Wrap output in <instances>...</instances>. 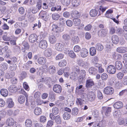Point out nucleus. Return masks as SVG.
<instances>
[{
  "instance_id": "42",
  "label": "nucleus",
  "mask_w": 127,
  "mask_h": 127,
  "mask_svg": "<svg viewBox=\"0 0 127 127\" xmlns=\"http://www.w3.org/2000/svg\"><path fill=\"white\" fill-rule=\"evenodd\" d=\"M15 75L14 72H11L10 73H6L5 74V77L7 79H9L13 77Z\"/></svg>"
},
{
  "instance_id": "18",
  "label": "nucleus",
  "mask_w": 127,
  "mask_h": 127,
  "mask_svg": "<svg viewBox=\"0 0 127 127\" xmlns=\"http://www.w3.org/2000/svg\"><path fill=\"white\" fill-rule=\"evenodd\" d=\"M37 36L35 34H32L30 35L29 37L30 41L32 43L34 42L37 39Z\"/></svg>"
},
{
  "instance_id": "27",
  "label": "nucleus",
  "mask_w": 127,
  "mask_h": 127,
  "mask_svg": "<svg viewBox=\"0 0 127 127\" xmlns=\"http://www.w3.org/2000/svg\"><path fill=\"white\" fill-rule=\"evenodd\" d=\"M117 52L120 53H124L127 52V48L126 47H119L117 49Z\"/></svg>"
},
{
  "instance_id": "2",
  "label": "nucleus",
  "mask_w": 127,
  "mask_h": 127,
  "mask_svg": "<svg viewBox=\"0 0 127 127\" xmlns=\"http://www.w3.org/2000/svg\"><path fill=\"white\" fill-rule=\"evenodd\" d=\"M86 75V72L85 70L82 69L80 71L78 78V81L80 83L82 82H83L84 79Z\"/></svg>"
},
{
  "instance_id": "35",
  "label": "nucleus",
  "mask_w": 127,
  "mask_h": 127,
  "mask_svg": "<svg viewBox=\"0 0 127 127\" xmlns=\"http://www.w3.org/2000/svg\"><path fill=\"white\" fill-rule=\"evenodd\" d=\"M80 15V14L79 12L76 10L73 11L72 13L71 14V16L73 18L79 17Z\"/></svg>"
},
{
  "instance_id": "10",
  "label": "nucleus",
  "mask_w": 127,
  "mask_h": 127,
  "mask_svg": "<svg viewBox=\"0 0 127 127\" xmlns=\"http://www.w3.org/2000/svg\"><path fill=\"white\" fill-rule=\"evenodd\" d=\"M87 96L88 99L91 101H94L96 97L95 93L92 92H89L88 93Z\"/></svg>"
},
{
  "instance_id": "52",
  "label": "nucleus",
  "mask_w": 127,
  "mask_h": 127,
  "mask_svg": "<svg viewBox=\"0 0 127 127\" xmlns=\"http://www.w3.org/2000/svg\"><path fill=\"white\" fill-rule=\"evenodd\" d=\"M39 120L40 122L44 123L46 121V118L45 116H42L40 117Z\"/></svg>"
},
{
  "instance_id": "41",
  "label": "nucleus",
  "mask_w": 127,
  "mask_h": 127,
  "mask_svg": "<svg viewBox=\"0 0 127 127\" xmlns=\"http://www.w3.org/2000/svg\"><path fill=\"white\" fill-rule=\"evenodd\" d=\"M25 97L23 95L19 96L18 98V101L20 104H22L24 103L25 101Z\"/></svg>"
},
{
  "instance_id": "49",
  "label": "nucleus",
  "mask_w": 127,
  "mask_h": 127,
  "mask_svg": "<svg viewBox=\"0 0 127 127\" xmlns=\"http://www.w3.org/2000/svg\"><path fill=\"white\" fill-rule=\"evenodd\" d=\"M67 64V62L65 60H64L62 61L61 62L58 64V65L60 66L64 67Z\"/></svg>"
},
{
  "instance_id": "62",
  "label": "nucleus",
  "mask_w": 127,
  "mask_h": 127,
  "mask_svg": "<svg viewBox=\"0 0 127 127\" xmlns=\"http://www.w3.org/2000/svg\"><path fill=\"white\" fill-rule=\"evenodd\" d=\"M84 100H82L80 98H77V100L76 101V103L78 104V102L79 104L81 105L83 103V101H84Z\"/></svg>"
},
{
  "instance_id": "28",
  "label": "nucleus",
  "mask_w": 127,
  "mask_h": 127,
  "mask_svg": "<svg viewBox=\"0 0 127 127\" xmlns=\"http://www.w3.org/2000/svg\"><path fill=\"white\" fill-rule=\"evenodd\" d=\"M44 79L43 78L42 80V82H44L48 86V87L50 88L51 87V81L50 79H48L46 78L44 80Z\"/></svg>"
},
{
  "instance_id": "24",
  "label": "nucleus",
  "mask_w": 127,
  "mask_h": 127,
  "mask_svg": "<svg viewBox=\"0 0 127 127\" xmlns=\"http://www.w3.org/2000/svg\"><path fill=\"white\" fill-rule=\"evenodd\" d=\"M115 68L118 70H120L122 67V63L120 61H117L115 63Z\"/></svg>"
},
{
  "instance_id": "58",
  "label": "nucleus",
  "mask_w": 127,
  "mask_h": 127,
  "mask_svg": "<svg viewBox=\"0 0 127 127\" xmlns=\"http://www.w3.org/2000/svg\"><path fill=\"white\" fill-rule=\"evenodd\" d=\"M81 49L80 47L78 45L75 46L74 48V51L76 52H79L80 51Z\"/></svg>"
},
{
  "instance_id": "60",
  "label": "nucleus",
  "mask_w": 127,
  "mask_h": 127,
  "mask_svg": "<svg viewBox=\"0 0 127 127\" xmlns=\"http://www.w3.org/2000/svg\"><path fill=\"white\" fill-rule=\"evenodd\" d=\"M23 86L24 88L26 90L29 91V87L28 83L26 82H24L23 83Z\"/></svg>"
},
{
  "instance_id": "4",
  "label": "nucleus",
  "mask_w": 127,
  "mask_h": 127,
  "mask_svg": "<svg viewBox=\"0 0 127 127\" xmlns=\"http://www.w3.org/2000/svg\"><path fill=\"white\" fill-rule=\"evenodd\" d=\"M50 118L51 120L55 121V122L58 124H60L62 122V119L60 116L59 115L56 116L52 115L51 116Z\"/></svg>"
},
{
  "instance_id": "6",
  "label": "nucleus",
  "mask_w": 127,
  "mask_h": 127,
  "mask_svg": "<svg viewBox=\"0 0 127 127\" xmlns=\"http://www.w3.org/2000/svg\"><path fill=\"white\" fill-rule=\"evenodd\" d=\"M56 69L54 65H51L47 68V71L49 74H52L55 73Z\"/></svg>"
},
{
  "instance_id": "30",
  "label": "nucleus",
  "mask_w": 127,
  "mask_h": 127,
  "mask_svg": "<svg viewBox=\"0 0 127 127\" xmlns=\"http://www.w3.org/2000/svg\"><path fill=\"white\" fill-rule=\"evenodd\" d=\"M6 124L8 126H12L14 124V120L12 118L8 119L6 121Z\"/></svg>"
},
{
  "instance_id": "46",
  "label": "nucleus",
  "mask_w": 127,
  "mask_h": 127,
  "mask_svg": "<svg viewBox=\"0 0 127 127\" xmlns=\"http://www.w3.org/2000/svg\"><path fill=\"white\" fill-rule=\"evenodd\" d=\"M61 3L64 5L67 6L70 4V0H61Z\"/></svg>"
},
{
  "instance_id": "39",
  "label": "nucleus",
  "mask_w": 127,
  "mask_h": 127,
  "mask_svg": "<svg viewBox=\"0 0 127 127\" xmlns=\"http://www.w3.org/2000/svg\"><path fill=\"white\" fill-rule=\"evenodd\" d=\"M25 126L26 127H31L32 125V122L30 119H27L25 122Z\"/></svg>"
},
{
  "instance_id": "11",
  "label": "nucleus",
  "mask_w": 127,
  "mask_h": 127,
  "mask_svg": "<svg viewBox=\"0 0 127 127\" xmlns=\"http://www.w3.org/2000/svg\"><path fill=\"white\" fill-rule=\"evenodd\" d=\"M62 88L60 85L56 84L53 86V90L54 92L56 93H60L62 91Z\"/></svg>"
},
{
  "instance_id": "63",
  "label": "nucleus",
  "mask_w": 127,
  "mask_h": 127,
  "mask_svg": "<svg viewBox=\"0 0 127 127\" xmlns=\"http://www.w3.org/2000/svg\"><path fill=\"white\" fill-rule=\"evenodd\" d=\"M49 5L50 6H53L55 5L56 1V0H50Z\"/></svg>"
},
{
  "instance_id": "40",
  "label": "nucleus",
  "mask_w": 127,
  "mask_h": 127,
  "mask_svg": "<svg viewBox=\"0 0 127 127\" xmlns=\"http://www.w3.org/2000/svg\"><path fill=\"white\" fill-rule=\"evenodd\" d=\"M96 52L95 48L94 47H91L90 49V54L92 56L95 55Z\"/></svg>"
},
{
  "instance_id": "26",
  "label": "nucleus",
  "mask_w": 127,
  "mask_h": 127,
  "mask_svg": "<svg viewBox=\"0 0 127 127\" xmlns=\"http://www.w3.org/2000/svg\"><path fill=\"white\" fill-rule=\"evenodd\" d=\"M71 113L68 112H65L63 114V119L65 120H69L71 117Z\"/></svg>"
},
{
  "instance_id": "20",
  "label": "nucleus",
  "mask_w": 127,
  "mask_h": 127,
  "mask_svg": "<svg viewBox=\"0 0 127 127\" xmlns=\"http://www.w3.org/2000/svg\"><path fill=\"white\" fill-rule=\"evenodd\" d=\"M123 106V103L121 101H118L115 103L113 104L114 107L117 109L122 108Z\"/></svg>"
},
{
  "instance_id": "8",
  "label": "nucleus",
  "mask_w": 127,
  "mask_h": 127,
  "mask_svg": "<svg viewBox=\"0 0 127 127\" xmlns=\"http://www.w3.org/2000/svg\"><path fill=\"white\" fill-rule=\"evenodd\" d=\"M107 72L109 73L113 74L116 72V69L115 66L112 65H109L107 67Z\"/></svg>"
},
{
  "instance_id": "19",
  "label": "nucleus",
  "mask_w": 127,
  "mask_h": 127,
  "mask_svg": "<svg viewBox=\"0 0 127 127\" xmlns=\"http://www.w3.org/2000/svg\"><path fill=\"white\" fill-rule=\"evenodd\" d=\"M107 31L106 29L100 30L98 32V34L99 36L105 37L107 33Z\"/></svg>"
},
{
  "instance_id": "29",
  "label": "nucleus",
  "mask_w": 127,
  "mask_h": 127,
  "mask_svg": "<svg viewBox=\"0 0 127 127\" xmlns=\"http://www.w3.org/2000/svg\"><path fill=\"white\" fill-rule=\"evenodd\" d=\"M7 102L8 104V107L9 108L13 107L14 105V103L12 101V99L9 98L7 99Z\"/></svg>"
},
{
  "instance_id": "37",
  "label": "nucleus",
  "mask_w": 127,
  "mask_h": 127,
  "mask_svg": "<svg viewBox=\"0 0 127 127\" xmlns=\"http://www.w3.org/2000/svg\"><path fill=\"white\" fill-rule=\"evenodd\" d=\"M81 2L80 0H72V3L74 7H77L80 4Z\"/></svg>"
},
{
  "instance_id": "17",
  "label": "nucleus",
  "mask_w": 127,
  "mask_h": 127,
  "mask_svg": "<svg viewBox=\"0 0 127 127\" xmlns=\"http://www.w3.org/2000/svg\"><path fill=\"white\" fill-rule=\"evenodd\" d=\"M94 85V83L91 79L87 80L86 83V87L87 88H90Z\"/></svg>"
},
{
  "instance_id": "38",
  "label": "nucleus",
  "mask_w": 127,
  "mask_h": 127,
  "mask_svg": "<svg viewBox=\"0 0 127 127\" xmlns=\"http://www.w3.org/2000/svg\"><path fill=\"white\" fill-rule=\"evenodd\" d=\"M73 21L74 24L75 26H78L80 24L81 21L78 18H74Z\"/></svg>"
},
{
  "instance_id": "48",
  "label": "nucleus",
  "mask_w": 127,
  "mask_h": 127,
  "mask_svg": "<svg viewBox=\"0 0 127 127\" xmlns=\"http://www.w3.org/2000/svg\"><path fill=\"white\" fill-rule=\"evenodd\" d=\"M67 53L68 54L69 56L72 58H74L76 57V55L72 51H68Z\"/></svg>"
},
{
  "instance_id": "16",
  "label": "nucleus",
  "mask_w": 127,
  "mask_h": 127,
  "mask_svg": "<svg viewBox=\"0 0 127 127\" xmlns=\"http://www.w3.org/2000/svg\"><path fill=\"white\" fill-rule=\"evenodd\" d=\"M52 53V49L50 48H48L45 51L44 54L46 58H48L51 56Z\"/></svg>"
},
{
  "instance_id": "25",
  "label": "nucleus",
  "mask_w": 127,
  "mask_h": 127,
  "mask_svg": "<svg viewBox=\"0 0 127 127\" xmlns=\"http://www.w3.org/2000/svg\"><path fill=\"white\" fill-rule=\"evenodd\" d=\"M111 39L113 43L115 44H117L119 42V38L117 35H113Z\"/></svg>"
},
{
  "instance_id": "56",
  "label": "nucleus",
  "mask_w": 127,
  "mask_h": 127,
  "mask_svg": "<svg viewBox=\"0 0 127 127\" xmlns=\"http://www.w3.org/2000/svg\"><path fill=\"white\" fill-rule=\"evenodd\" d=\"M2 38L3 40L5 41H8L10 40L9 37L6 34L4 35L2 37Z\"/></svg>"
},
{
  "instance_id": "12",
  "label": "nucleus",
  "mask_w": 127,
  "mask_h": 127,
  "mask_svg": "<svg viewBox=\"0 0 127 127\" xmlns=\"http://www.w3.org/2000/svg\"><path fill=\"white\" fill-rule=\"evenodd\" d=\"M111 110L110 107H103L102 108V113H104L106 116H108L110 113Z\"/></svg>"
},
{
  "instance_id": "36",
  "label": "nucleus",
  "mask_w": 127,
  "mask_h": 127,
  "mask_svg": "<svg viewBox=\"0 0 127 127\" xmlns=\"http://www.w3.org/2000/svg\"><path fill=\"white\" fill-rule=\"evenodd\" d=\"M1 95L4 97L7 96L8 94V92L7 89H2L0 91Z\"/></svg>"
},
{
  "instance_id": "59",
  "label": "nucleus",
  "mask_w": 127,
  "mask_h": 127,
  "mask_svg": "<svg viewBox=\"0 0 127 127\" xmlns=\"http://www.w3.org/2000/svg\"><path fill=\"white\" fill-rule=\"evenodd\" d=\"M85 63V62L82 60H79L78 61V64L80 66H81L82 67L84 66Z\"/></svg>"
},
{
  "instance_id": "43",
  "label": "nucleus",
  "mask_w": 127,
  "mask_h": 127,
  "mask_svg": "<svg viewBox=\"0 0 127 127\" xmlns=\"http://www.w3.org/2000/svg\"><path fill=\"white\" fill-rule=\"evenodd\" d=\"M71 40L73 42L75 43H77L79 41V38L77 36H74L72 37Z\"/></svg>"
},
{
  "instance_id": "22",
  "label": "nucleus",
  "mask_w": 127,
  "mask_h": 127,
  "mask_svg": "<svg viewBox=\"0 0 127 127\" xmlns=\"http://www.w3.org/2000/svg\"><path fill=\"white\" fill-rule=\"evenodd\" d=\"M37 62L39 64L43 65L46 62V59L45 57H41L38 59Z\"/></svg>"
},
{
  "instance_id": "14",
  "label": "nucleus",
  "mask_w": 127,
  "mask_h": 127,
  "mask_svg": "<svg viewBox=\"0 0 127 127\" xmlns=\"http://www.w3.org/2000/svg\"><path fill=\"white\" fill-rule=\"evenodd\" d=\"M88 51L87 49L85 48H82L80 51V55L83 58L86 57L88 55Z\"/></svg>"
},
{
  "instance_id": "13",
  "label": "nucleus",
  "mask_w": 127,
  "mask_h": 127,
  "mask_svg": "<svg viewBox=\"0 0 127 127\" xmlns=\"http://www.w3.org/2000/svg\"><path fill=\"white\" fill-rule=\"evenodd\" d=\"M55 48L57 51H62L64 49V46L61 43H58L55 44Z\"/></svg>"
},
{
  "instance_id": "53",
  "label": "nucleus",
  "mask_w": 127,
  "mask_h": 127,
  "mask_svg": "<svg viewBox=\"0 0 127 127\" xmlns=\"http://www.w3.org/2000/svg\"><path fill=\"white\" fill-rule=\"evenodd\" d=\"M113 115L114 117L117 118H118L121 116L120 112L118 110L115 111Z\"/></svg>"
},
{
  "instance_id": "3",
  "label": "nucleus",
  "mask_w": 127,
  "mask_h": 127,
  "mask_svg": "<svg viewBox=\"0 0 127 127\" xmlns=\"http://www.w3.org/2000/svg\"><path fill=\"white\" fill-rule=\"evenodd\" d=\"M64 39V45L67 46L69 44L70 40V36L67 34H64L62 36Z\"/></svg>"
},
{
  "instance_id": "47",
  "label": "nucleus",
  "mask_w": 127,
  "mask_h": 127,
  "mask_svg": "<svg viewBox=\"0 0 127 127\" xmlns=\"http://www.w3.org/2000/svg\"><path fill=\"white\" fill-rule=\"evenodd\" d=\"M79 110L76 107L73 108L72 110V114L74 115H76L78 114Z\"/></svg>"
},
{
  "instance_id": "32",
  "label": "nucleus",
  "mask_w": 127,
  "mask_h": 127,
  "mask_svg": "<svg viewBox=\"0 0 127 127\" xmlns=\"http://www.w3.org/2000/svg\"><path fill=\"white\" fill-rule=\"evenodd\" d=\"M98 14V11L96 9H93L90 12V16L92 17H95Z\"/></svg>"
},
{
  "instance_id": "1",
  "label": "nucleus",
  "mask_w": 127,
  "mask_h": 127,
  "mask_svg": "<svg viewBox=\"0 0 127 127\" xmlns=\"http://www.w3.org/2000/svg\"><path fill=\"white\" fill-rule=\"evenodd\" d=\"M73 70V71L70 73V78L72 80H75L78 77V75H79L80 70L78 66L75 67Z\"/></svg>"
},
{
  "instance_id": "54",
  "label": "nucleus",
  "mask_w": 127,
  "mask_h": 127,
  "mask_svg": "<svg viewBox=\"0 0 127 127\" xmlns=\"http://www.w3.org/2000/svg\"><path fill=\"white\" fill-rule=\"evenodd\" d=\"M113 11L111 10H109L106 11L105 15L106 17L111 18V16H109V15H111V13L113 12Z\"/></svg>"
},
{
  "instance_id": "61",
  "label": "nucleus",
  "mask_w": 127,
  "mask_h": 127,
  "mask_svg": "<svg viewBox=\"0 0 127 127\" xmlns=\"http://www.w3.org/2000/svg\"><path fill=\"white\" fill-rule=\"evenodd\" d=\"M66 24L67 26L71 27L72 26L73 23L72 21L71 20H68L66 21Z\"/></svg>"
},
{
  "instance_id": "23",
  "label": "nucleus",
  "mask_w": 127,
  "mask_h": 127,
  "mask_svg": "<svg viewBox=\"0 0 127 127\" xmlns=\"http://www.w3.org/2000/svg\"><path fill=\"white\" fill-rule=\"evenodd\" d=\"M48 39L50 42L52 44L55 43L57 41L56 37L53 35L49 36L48 38Z\"/></svg>"
},
{
  "instance_id": "55",
  "label": "nucleus",
  "mask_w": 127,
  "mask_h": 127,
  "mask_svg": "<svg viewBox=\"0 0 127 127\" xmlns=\"http://www.w3.org/2000/svg\"><path fill=\"white\" fill-rule=\"evenodd\" d=\"M102 79L103 80H106L108 78L107 75L105 73H104L102 74L101 76Z\"/></svg>"
},
{
  "instance_id": "64",
  "label": "nucleus",
  "mask_w": 127,
  "mask_h": 127,
  "mask_svg": "<svg viewBox=\"0 0 127 127\" xmlns=\"http://www.w3.org/2000/svg\"><path fill=\"white\" fill-rule=\"evenodd\" d=\"M54 122L52 120H49L48 122L46 127H51L53 125Z\"/></svg>"
},
{
  "instance_id": "15",
  "label": "nucleus",
  "mask_w": 127,
  "mask_h": 127,
  "mask_svg": "<svg viewBox=\"0 0 127 127\" xmlns=\"http://www.w3.org/2000/svg\"><path fill=\"white\" fill-rule=\"evenodd\" d=\"M40 93L39 92H35L34 95V97L35 101L37 102L38 104L40 103Z\"/></svg>"
},
{
  "instance_id": "33",
  "label": "nucleus",
  "mask_w": 127,
  "mask_h": 127,
  "mask_svg": "<svg viewBox=\"0 0 127 127\" xmlns=\"http://www.w3.org/2000/svg\"><path fill=\"white\" fill-rule=\"evenodd\" d=\"M42 112V110L40 108L37 107L34 109V112L36 115H39L41 114Z\"/></svg>"
},
{
  "instance_id": "51",
  "label": "nucleus",
  "mask_w": 127,
  "mask_h": 127,
  "mask_svg": "<svg viewBox=\"0 0 127 127\" xmlns=\"http://www.w3.org/2000/svg\"><path fill=\"white\" fill-rule=\"evenodd\" d=\"M60 17L59 14L56 13H54L52 15V18L53 19L56 20H58Z\"/></svg>"
},
{
  "instance_id": "57",
  "label": "nucleus",
  "mask_w": 127,
  "mask_h": 127,
  "mask_svg": "<svg viewBox=\"0 0 127 127\" xmlns=\"http://www.w3.org/2000/svg\"><path fill=\"white\" fill-rule=\"evenodd\" d=\"M64 55L62 54H60L57 55L56 58V60H59L63 58Z\"/></svg>"
},
{
  "instance_id": "45",
  "label": "nucleus",
  "mask_w": 127,
  "mask_h": 127,
  "mask_svg": "<svg viewBox=\"0 0 127 127\" xmlns=\"http://www.w3.org/2000/svg\"><path fill=\"white\" fill-rule=\"evenodd\" d=\"M27 76V73L23 71L20 74L19 78L21 80H23Z\"/></svg>"
},
{
  "instance_id": "21",
  "label": "nucleus",
  "mask_w": 127,
  "mask_h": 127,
  "mask_svg": "<svg viewBox=\"0 0 127 127\" xmlns=\"http://www.w3.org/2000/svg\"><path fill=\"white\" fill-rule=\"evenodd\" d=\"M59 109L56 107H53L52 110V113H51L50 114V117H51L52 115H56L58 114L59 113Z\"/></svg>"
},
{
  "instance_id": "50",
  "label": "nucleus",
  "mask_w": 127,
  "mask_h": 127,
  "mask_svg": "<svg viewBox=\"0 0 127 127\" xmlns=\"http://www.w3.org/2000/svg\"><path fill=\"white\" fill-rule=\"evenodd\" d=\"M60 30V27H58V26L55 24L53 25L52 26V29L51 30L53 31H55Z\"/></svg>"
},
{
  "instance_id": "31",
  "label": "nucleus",
  "mask_w": 127,
  "mask_h": 127,
  "mask_svg": "<svg viewBox=\"0 0 127 127\" xmlns=\"http://www.w3.org/2000/svg\"><path fill=\"white\" fill-rule=\"evenodd\" d=\"M8 90L10 92L14 93L16 91L17 88L15 86L12 85L9 87Z\"/></svg>"
},
{
  "instance_id": "7",
  "label": "nucleus",
  "mask_w": 127,
  "mask_h": 127,
  "mask_svg": "<svg viewBox=\"0 0 127 127\" xmlns=\"http://www.w3.org/2000/svg\"><path fill=\"white\" fill-rule=\"evenodd\" d=\"M48 46L47 41L45 40H42L39 42V47L42 49H46Z\"/></svg>"
},
{
  "instance_id": "5",
  "label": "nucleus",
  "mask_w": 127,
  "mask_h": 127,
  "mask_svg": "<svg viewBox=\"0 0 127 127\" xmlns=\"http://www.w3.org/2000/svg\"><path fill=\"white\" fill-rule=\"evenodd\" d=\"M114 92L113 89L110 87H107L104 90V93L107 95H112Z\"/></svg>"
},
{
  "instance_id": "44",
  "label": "nucleus",
  "mask_w": 127,
  "mask_h": 127,
  "mask_svg": "<svg viewBox=\"0 0 127 127\" xmlns=\"http://www.w3.org/2000/svg\"><path fill=\"white\" fill-rule=\"evenodd\" d=\"M96 49L99 51H102L103 49V46L101 44L98 43L95 45Z\"/></svg>"
},
{
  "instance_id": "9",
  "label": "nucleus",
  "mask_w": 127,
  "mask_h": 127,
  "mask_svg": "<svg viewBox=\"0 0 127 127\" xmlns=\"http://www.w3.org/2000/svg\"><path fill=\"white\" fill-rule=\"evenodd\" d=\"M40 18L45 21H46L48 20V17L47 15V13L45 11H41L39 14Z\"/></svg>"
},
{
  "instance_id": "34",
  "label": "nucleus",
  "mask_w": 127,
  "mask_h": 127,
  "mask_svg": "<svg viewBox=\"0 0 127 127\" xmlns=\"http://www.w3.org/2000/svg\"><path fill=\"white\" fill-rule=\"evenodd\" d=\"M89 72L92 75H95L97 72V70L94 67H91L89 69Z\"/></svg>"
}]
</instances>
